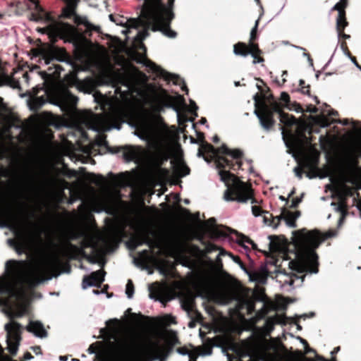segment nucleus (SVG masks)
I'll return each instance as SVG.
<instances>
[{"label": "nucleus", "mask_w": 361, "mask_h": 361, "mask_svg": "<svg viewBox=\"0 0 361 361\" xmlns=\"http://www.w3.org/2000/svg\"><path fill=\"white\" fill-rule=\"evenodd\" d=\"M293 235L300 248L301 259L311 272L317 273L319 263L316 250L326 239L334 236L335 232L322 233L317 229L308 231L304 228L294 231Z\"/></svg>", "instance_id": "obj_4"}, {"label": "nucleus", "mask_w": 361, "mask_h": 361, "mask_svg": "<svg viewBox=\"0 0 361 361\" xmlns=\"http://www.w3.org/2000/svg\"><path fill=\"white\" fill-rule=\"evenodd\" d=\"M45 103L46 99L43 96L35 97L29 102V106L32 111L37 112Z\"/></svg>", "instance_id": "obj_26"}, {"label": "nucleus", "mask_w": 361, "mask_h": 361, "mask_svg": "<svg viewBox=\"0 0 361 361\" xmlns=\"http://www.w3.org/2000/svg\"><path fill=\"white\" fill-rule=\"evenodd\" d=\"M226 254L228 255H229V256L233 259V260L235 263H237L238 264H239V265H240V267L243 269H244V270H245V269H246V268H245V264H244V263L242 262V260H241V259H240V257L239 256H238V255H233L232 253H230V252H229V253H228V252H226V251H224V250H221V251L220 252V255H226Z\"/></svg>", "instance_id": "obj_38"}, {"label": "nucleus", "mask_w": 361, "mask_h": 361, "mask_svg": "<svg viewBox=\"0 0 361 361\" xmlns=\"http://www.w3.org/2000/svg\"><path fill=\"white\" fill-rule=\"evenodd\" d=\"M64 174L69 178L75 177L77 176L76 171L71 169H68Z\"/></svg>", "instance_id": "obj_61"}, {"label": "nucleus", "mask_w": 361, "mask_h": 361, "mask_svg": "<svg viewBox=\"0 0 361 361\" xmlns=\"http://www.w3.org/2000/svg\"><path fill=\"white\" fill-rule=\"evenodd\" d=\"M106 271L100 269L92 272L89 276H85L82 279V286L84 288L87 286H97L100 287L101 284L104 281V276Z\"/></svg>", "instance_id": "obj_11"}, {"label": "nucleus", "mask_w": 361, "mask_h": 361, "mask_svg": "<svg viewBox=\"0 0 361 361\" xmlns=\"http://www.w3.org/2000/svg\"><path fill=\"white\" fill-rule=\"evenodd\" d=\"M177 351L180 354L183 355H188L189 353L190 352V350L186 346H183V347L178 348L177 349Z\"/></svg>", "instance_id": "obj_57"}, {"label": "nucleus", "mask_w": 361, "mask_h": 361, "mask_svg": "<svg viewBox=\"0 0 361 361\" xmlns=\"http://www.w3.org/2000/svg\"><path fill=\"white\" fill-rule=\"evenodd\" d=\"M318 108L316 106H310L307 107V111L312 114H317L318 112Z\"/></svg>", "instance_id": "obj_64"}, {"label": "nucleus", "mask_w": 361, "mask_h": 361, "mask_svg": "<svg viewBox=\"0 0 361 361\" xmlns=\"http://www.w3.org/2000/svg\"><path fill=\"white\" fill-rule=\"evenodd\" d=\"M13 72L12 75H8V76H13V78H15L16 80V78L14 77V74L20 72L22 74V77H23V80H25V82L26 83L29 82L30 76H29V74L27 72H24L22 69L16 70V68H13ZM17 80L19 81L18 79H17ZM18 82L20 83V82ZM18 88H20V85L18 86Z\"/></svg>", "instance_id": "obj_41"}, {"label": "nucleus", "mask_w": 361, "mask_h": 361, "mask_svg": "<svg viewBox=\"0 0 361 361\" xmlns=\"http://www.w3.org/2000/svg\"><path fill=\"white\" fill-rule=\"evenodd\" d=\"M200 355V352H198L197 348H195L194 350L192 351H190L188 355L189 357V361H197V358Z\"/></svg>", "instance_id": "obj_51"}, {"label": "nucleus", "mask_w": 361, "mask_h": 361, "mask_svg": "<svg viewBox=\"0 0 361 361\" xmlns=\"http://www.w3.org/2000/svg\"><path fill=\"white\" fill-rule=\"evenodd\" d=\"M159 350V345L157 343H150L146 348L147 354L149 355L157 353Z\"/></svg>", "instance_id": "obj_42"}, {"label": "nucleus", "mask_w": 361, "mask_h": 361, "mask_svg": "<svg viewBox=\"0 0 361 361\" xmlns=\"http://www.w3.org/2000/svg\"><path fill=\"white\" fill-rule=\"evenodd\" d=\"M66 56L67 54L64 49L54 48L50 53V56H45V62L47 64H50L56 60L64 61Z\"/></svg>", "instance_id": "obj_19"}, {"label": "nucleus", "mask_w": 361, "mask_h": 361, "mask_svg": "<svg viewBox=\"0 0 361 361\" xmlns=\"http://www.w3.org/2000/svg\"><path fill=\"white\" fill-rule=\"evenodd\" d=\"M11 1V6L18 7L20 4H23L26 6L27 9L32 10L30 13L29 19L32 21L39 22L44 21L49 23V24L43 28L39 29L42 33L47 34L50 38L64 39L70 37L73 35L74 27L71 24L63 22H58L55 18L47 12L39 4L40 1Z\"/></svg>", "instance_id": "obj_5"}, {"label": "nucleus", "mask_w": 361, "mask_h": 361, "mask_svg": "<svg viewBox=\"0 0 361 361\" xmlns=\"http://www.w3.org/2000/svg\"><path fill=\"white\" fill-rule=\"evenodd\" d=\"M106 324L108 326V329L102 328L100 329V334L107 336L117 332L120 322L117 319H111L106 322Z\"/></svg>", "instance_id": "obj_21"}, {"label": "nucleus", "mask_w": 361, "mask_h": 361, "mask_svg": "<svg viewBox=\"0 0 361 361\" xmlns=\"http://www.w3.org/2000/svg\"><path fill=\"white\" fill-rule=\"evenodd\" d=\"M280 99L284 102V106L286 108V105L291 104L289 94L286 92H282L281 94Z\"/></svg>", "instance_id": "obj_48"}, {"label": "nucleus", "mask_w": 361, "mask_h": 361, "mask_svg": "<svg viewBox=\"0 0 361 361\" xmlns=\"http://www.w3.org/2000/svg\"><path fill=\"white\" fill-rule=\"evenodd\" d=\"M251 52L250 44H245V42H238L233 45V53L237 56L246 57Z\"/></svg>", "instance_id": "obj_22"}, {"label": "nucleus", "mask_w": 361, "mask_h": 361, "mask_svg": "<svg viewBox=\"0 0 361 361\" xmlns=\"http://www.w3.org/2000/svg\"><path fill=\"white\" fill-rule=\"evenodd\" d=\"M305 354L301 350H296L293 355V357L290 361H301V360H305Z\"/></svg>", "instance_id": "obj_47"}, {"label": "nucleus", "mask_w": 361, "mask_h": 361, "mask_svg": "<svg viewBox=\"0 0 361 361\" xmlns=\"http://www.w3.org/2000/svg\"><path fill=\"white\" fill-rule=\"evenodd\" d=\"M90 180L94 183L96 185L99 187H105L107 185V180L102 175H96L94 173H90L89 175Z\"/></svg>", "instance_id": "obj_29"}, {"label": "nucleus", "mask_w": 361, "mask_h": 361, "mask_svg": "<svg viewBox=\"0 0 361 361\" xmlns=\"http://www.w3.org/2000/svg\"><path fill=\"white\" fill-rule=\"evenodd\" d=\"M226 228L229 230V231H231L232 233H234L236 234V235L238 237L237 243L240 245L244 246V243H247L248 244L252 243V240H251L249 237L245 235L244 234L240 233L237 231L231 230V229H230L229 228H227V227Z\"/></svg>", "instance_id": "obj_33"}, {"label": "nucleus", "mask_w": 361, "mask_h": 361, "mask_svg": "<svg viewBox=\"0 0 361 361\" xmlns=\"http://www.w3.org/2000/svg\"><path fill=\"white\" fill-rule=\"evenodd\" d=\"M263 54L262 51L259 49V44H252L251 47L250 55L253 57L252 63L254 64L263 63L264 59L262 56Z\"/></svg>", "instance_id": "obj_25"}, {"label": "nucleus", "mask_w": 361, "mask_h": 361, "mask_svg": "<svg viewBox=\"0 0 361 361\" xmlns=\"http://www.w3.org/2000/svg\"><path fill=\"white\" fill-rule=\"evenodd\" d=\"M135 288L133 283L131 279H129L127 282L126 287V294L128 298H132L134 294Z\"/></svg>", "instance_id": "obj_40"}, {"label": "nucleus", "mask_w": 361, "mask_h": 361, "mask_svg": "<svg viewBox=\"0 0 361 361\" xmlns=\"http://www.w3.org/2000/svg\"><path fill=\"white\" fill-rule=\"evenodd\" d=\"M26 329L27 331L32 332L35 336L40 338H43L47 334L42 324L39 322H31L26 327Z\"/></svg>", "instance_id": "obj_20"}, {"label": "nucleus", "mask_w": 361, "mask_h": 361, "mask_svg": "<svg viewBox=\"0 0 361 361\" xmlns=\"http://www.w3.org/2000/svg\"><path fill=\"white\" fill-rule=\"evenodd\" d=\"M153 234L152 232L146 231L143 232L140 235L131 238L128 243V246L130 250H135L138 246L145 243L149 246H152L154 243L152 240L150 235Z\"/></svg>", "instance_id": "obj_12"}, {"label": "nucleus", "mask_w": 361, "mask_h": 361, "mask_svg": "<svg viewBox=\"0 0 361 361\" xmlns=\"http://www.w3.org/2000/svg\"><path fill=\"white\" fill-rule=\"evenodd\" d=\"M259 19H257L255 21V26L252 27L251 32H250V37L249 40V44H250V47H252V44H258L256 42V40L257 39L258 35H257V29L259 25Z\"/></svg>", "instance_id": "obj_36"}, {"label": "nucleus", "mask_w": 361, "mask_h": 361, "mask_svg": "<svg viewBox=\"0 0 361 361\" xmlns=\"http://www.w3.org/2000/svg\"><path fill=\"white\" fill-rule=\"evenodd\" d=\"M133 59L137 63H145L147 67H149L151 70V63H153L152 61L148 60L147 59L145 54H142L138 51H135Z\"/></svg>", "instance_id": "obj_31"}, {"label": "nucleus", "mask_w": 361, "mask_h": 361, "mask_svg": "<svg viewBox=\"0 0 361 361\" xmlns=\"http://www.w3.org/2000/svg\"><path fill=\"white\" fill-rule=\"evenodd\" d=\"M299 85L300 87V91L302 94L310 96V85H305V82L303 80H300Z\"/></svg>", "instance_id": "obj_43"}, {"label": "nucleus", "mask_w": 361, "mask_h": 361, "mask_svg": "<svg viewBox=\"0 0 361 361\" xmlns=\"http://www.w3.org/2000/svg\"><path fill=\"white\" fill-rule=\"evenodd\" d=\"M286 108L289 110L295 111L298 113L303 112V109L301 105L296 102H291V104L286 105Z\"/></svg>", "instance_id": "obj_45"}, {"label": "nucleus", "mask_w": 361, "mask_h": 361, "mask_svg": "<svg viewBox=\"0 0 361 361\" xmlns=\"http://www.w3.org/2000/svg\"><path fill=\"white\" fill-rule=\"evenodd\" d=\"M310 353H313L315 355L314 358L311 357H305L306 361H337L336 357H331V360H327L322 355H319L317 353L316 350L310 347L307 342H305V353L308 354Z\"/></svg>", "instance_id": "obj_24"}, {"label": "nucleus", "mask_w": 361, "mask_h": 361, "mask_svg": "<svg viewBox=\"0 0 361 361\" xmlns=\"http://www.w3.org/2000/svg\"><path fill=\"white\" fill-rule=\"evenodd\" d=\"M332 123H337L343 124V126H348L349 124L348 119L345 118L343 120H333Z\"/></svg>", "instance_id": "obj_63"}, {"label": "nucleus", "mask_w": 361, "mask_h": 361, "mask_svg": "<svg viewBox=\"0 0 361 361\" xmlns=\"http://www.w3.org/2000/svg\"><path fill=\"white\" fill-rule=\"evenodd\" d=\"M291 317H288L285 314H275L273 317L269 319L268 322H271L273 324L286 325L290 324Z\"/></svg>", "instance_id": "obj_30"}, {"label": "nucleus", "mask_w": 361, "mask_h": 361, "mask_svg": "<svg viewBox=\"0 0 361 361\" xmlns=\"http://www.w3.org/2000/svg\"><path fill=\"white\" fill-rule=\"evenodd\" d=\"M348 1H338L334 6V10L338 11V16L336 18V30L339 37L344 39H348L350 36L344 32L345 28L348 25V22L346 20L345 8L348 6Z\"/></svg>", "instance_id": "obj_9"}, {"label": "nucleus", "mask_w": 361, "mask_h": 361, "mask_svg": "<svg viewBox=\"0 0 361 361\" xmlns=\"http://www.w3.org/2000/svg\"><path fill=\"white\" fill-rule=\"evenodd\" d=\"M147 20L142 17V10L140 11V18H130L127 20L126 27L128 28H137L142 25L145 30L139 33L141 38L145 39L149 35L148 29L151 30V26L149 27L146 25Z\"/></svg>", "instance_id": "obj_13"}, {"label": "nucleus", "mask_w": 361, "mask_h": 361, "mask_svg": "<svg viewBox=\"0 0 361 361\" xmlns=\"http://www.w3.org/2000/svg\"><path fill=\"white\" fill-rule=\"evenodd\" d=\"M319 144L322 149L326 150L330 144V140L327 136L321 135L319 137Z\"/></svg>", "instance_id": "obj_44"}, {"label": "nucleus", "mask_w": 361, "mask_h": 361, "mask_svg": "<svg viewBox=\"0 0 361 361\" xmlns=\"http://www.w3.org/2000/svg\"><path fill=\"white\" fill-rule=\"evenodd\" d=\"M150 67L152 68V72L158 77L162 78L168 82L172 81L174 85H180L181 90L185 92L186 94L188 93L189 90L186 86L185 81L179 75L167 72L154 63H151Z\"/></svg>", "instance_id": "obj_10"}, {"label": "nucleus", "mask_w": 361, "mask_h": 361, "mask_svg": "<svg viewBox=\"0 0 361 361\" xmlns=\"http://www.w3.org/2000/svg\"><path fill=\"white\" fill-rule=\"evenodd\" d=\"M214 344L212 343V341L210 340L209 343H207L202 346H200L196 348L198 352H200L202 355H209L212 353V347Z\"/></svg>", "instance_id": "obj_34"}, {"label": "nucleus", "mask_w": 361, "mask_h": 361, "mask_svg": "<svg viewBox=\"0 0 361 361\" xmlns=\"http://www.w3.org/2000/svg\"><path fill=\"white\" fill-rule=\"evenodd\" d=\"M140 130H142L145 133H149L150 128L147 123H143L140 126Z\"/></svg>", "instance_id": "obj_58"}, {"label": "nucleus", "mask_w": 361, "mask_h": 361, "mask_svg": "<svg viewBox=\"0 0 361 361\" xmlns=\"http://www.w3.org/2000/svg\"><path fill=\"white\" fill-rule=\"evenodd\" d=\"M299 138L300 140V142L306 145H310L312 147V149H315V144H312L314 140H315V137L313 136L307 137L305 132H299L298 133Z\"/></svg>", "instance_id": "obj_32"}, {"label": "nucleus", "mask_w": 361, "mask_h": 361, "mask_svg": "<svg viewBox=\"0 0 361 361\" xmlns=\"http://www.w3.org/2000/svg\"><path fill=\"white\" fill-rule=\"evenodd\" d=\"M67 5L62 10V16L66 18H71L75 16V21L77 23L82 24L83 22L79 20L80 18L75 14V8L78 1H66Z\"/></svg>", "instance_id": "obj_17"}, {"label": "nucleus", "mask_w": 361, "mask_h": 361, "mask_svg": "<svg viewBox=\"0 0 361 361\" xmlns=\"http://www.w3.org/2000/svg\"><path fill=\"white\" fill-rule=\"evenodd\" d=\"M274 113L279 114L281 123L287 127H291L297 122L296 118L294 116L289 115L282 110V105L279 102L274 101L271 104H268L264 97L259 101H256L255 114L259 118V123L264 129L270 130L275 125Z\"/></svg>", "instance_id": "obj_6"}, {"label": "nucleus", "mask_w": 361, "mask_h": 361, "mask_svg": "<svg viewBox=\"0 0 361 361\" xmlns=\"http://www.w3.org/2000/svg\"><path fill=\"white\" fill-rule=\"evenodd\" d=\"M21 329V325L14 321L5 325V330L7 332L8 349L13 355L16 354L20 345Z\"/></svg>", "instance_id": "obj_8"}, {"label": "nucleus", "mask_w": 361, "mask_h": 361, "mask_svg": "<svg viewBox=\"0 0 361 361\" xmlns=\"http://www.w3.org/2000/svg\"><path fill=\"white\" fill-rule=\"evenodd\" d=\"M197 139L200 141V144H202L204 141H206L205 138H204V133L198 132L197 133Z\"/></svg>", "instance_id": "obj_62"}, {"label": "nucleus", "mask_w": 361, "mask_h": 361, "mask_svg": "<svg viewBox=\"0 0 361 361\" xmlns=\"http://www.w3.org/2000/svg\"><path fill=\"white\" fill-rule=\"evenodd\" d=\"M6 289V281L4 277H0V293L5 292Z\"/></svg>", "instance_id": "obj_55"}, {"label": "nucleus", "mask_w": 361, "mask_h": 361, "mask_svg": "<svg viewBox=\"0 0 361 361\" xmlns=\"http://www.w3.org/2000/svg\"><path fill=\"white\" fill-rule=\"evenodd\" d=\"M290 324H294L296 325L297 326V329L298 330H302V326L300 325L299 324V318L298 317H296V318H291L290 319Z\"/></svg>", "instance_id": "obj_59"}, {"label": "nucleus", "mask_w": 361, "mask_h": 361, "mask_svg": "<svg viewBox=\"0 0 361 361\" xmlns=\"http://www.w3.org/2000/svg\"><path fill=\"white\" fill-rule=\"evenodd\" d=\"M265 97V100L268 104H271L274 100L273 94H270L269 97H266L265 95H262L261 97L258 96V94H256L254 97L255 99V105L256 106V101H259L262 98Z\"/></svg>", "instance_id": "obj_46"}, {"label": "nucleus", "mask_w": 361, "mask_h": 361, "mask_svg": "<svg viewBox=\"0 0 361 361\" xmlns=\"http://www.w3.org/2000/svg\"><path fill=\"white\" fill-rule=\"evenodd\" d=\"M318 123L322 127H328L331 124V123L329 121V118L324 115H322L318 118Z\"/></svg>", "instance_id": "obj_49"}, {"label": "nucleus", "mask_w": 361, "mask_h": 361, "mask_svg": "<svg viewBox=\"0 0 361 361\" xmlns=\"http://www.w3.org/2000/svg\"><path fill=\"white\" fill-rule=\"evenodd\" d=\"M206 250H207V252H212L213 251H216L219 250V247L218 246H216V245L213 244V243H209L207 247H206Z\"/></svg>", "instance_id": "obj_56"}, {"label": "nucleus", "mask_w": 361, "mask_h": 361, "mask_svg": "<svg viewBox=\"0 0 361 361\" xmlns=\"http://www.w3.org/2000/svg\"><path fill=\"white\" fill-rule=\"evenodd\" d=\"M216 219L214 217L209 218L206 223L212 226V233L216 237H226L228 234L223 230L216 226Z\"/></svg>", "instance_id": "obj_27"}, {"label": "nucleus", "mask_w": 361, "mask_h": 361, "mask_svg": "<svg viewBox=\"0 0 361 361\" xmlns=\"http://www.w3.org/2000/svg\"><path fill=\"white\" fill-rule=\"evenodd\" d=\"M139 257L143 261L145 262L149 257V251L147 250H144L139 252Z\"/></svg>", "instance_id": "obj_54"}, {"label": "nucleus", "mask_w": 361, "mask_h": 361, "mask_svg": "<svg viewBox=\"0 0 361 361\" xmlns=\"http://www.w3.org/2000/svg\"><path fill=\"white\" fill-rule=\"evenodd\" d=\"M16 235L17 238L16 243V250L18 254H22L26 252L27 250L28 245L26 239L25 234L22 231H18L16 233Z\"/></svg>", "instance_id": "obj_18"}, {"label": "nucleus", "mask_w": 361, "mask_h": 361, "mask_svg": "<svg viewBox=\"0 0 361 361\" xmlns=\"http://www.w3.org/2000/svg\"><path fill=\"white\" fill-rule=\"evenodd\" d=\"M79 255H82L88 259L92 263L96 261L91 257L87 256L85 252L78 246L68 243L63 249L62 256L68 261L76 259ZM66 267V272H70L71 266L68 262L63 263L61 259L55 256L50 264L44 262L30 263L26 260H8L6 267L12 266V268L17 272L21 274V283L28 290H33L40 283L46 280H49L54 276L51 274L53 270L62 266Z\"/></svg>", "instance_id": "obj_2"}, {"label": "nucleus", "mask_w": 361, "mask_h": 361, "mask_svg": "<svg viewBox=\"0 0 361 361\" xmlns=\"http://www.w3.org/2000/svg\"><path fill=\"white\" fill-rule=\"evenodd\" d=\"M262 216L263 217V221L265 224L273 226L274 228V225L276 223V216L274 217L273 214L267 211H265Z\"/></svg>", "instance_id": "obj_35"}, {"label": "nucleus", "mask_w": 361, "mask_h": 361, "mask_svg": "<svg viewBox=\"0 0 361 361\" xmlns=\"http://www.w3.org/2000/svg\"><path fill=\"white\" fill-rule=\"evenodd\" d=\"M293 212L288 210L286 208L281 209V213L280 215L276 216V223L274 225V228H277L281 223V221L283 219L286 225L290 228H295L297 226L296 219L294 218Z\"/></svg>", "instance_id": "obj_14"}, {"label": "nucleus", "mask_w": 361, "mask_h": 361, "mask_svg": "<svg viewBox=\"0 0 361 361\" xmlns=\"http://www.w3.org/2000/svg\"><path fill=\"white\" fill-rule=\"evenodd\" d=\"M214 152V159L216 168L219 169V174L227 187L224 195L225 200L245 203L251 200L252 204L257 202L251 185L240 180L229 171L224 170L226 167L233 171L239 170L243 164V152L239 149H231L223 144L221 147L215 148Z\"/></svg>", "instance_id": "obj_1"}, {"label": "nucleus", "mask_w": 361, "mask_h": 361, "mask_svg": "<svg viewBox=\"0 0 361 361\" xmlns=\"http://www.w3.org/2000/svg\"><path fill=\"white\" fill-rule=\"evenodd\" d=\"M123 151V159L126 161H131L134 160L137 155V151L134 147L124 146V147H116L115 150H111L110 152L112 154H116Z\"/></svg>", "instance_id": "obj_16"}, {"label": "nucleus", "mask_w": 361, "mask_h": 361, "mask_svg": "<svg viewBox=\"0 0 361 361\" xmlns=\"http://www.w3.org/2000/svg\"><path fill=\"white\" fill-rule=\"evenodd\" d=\"M157 97L161 101L164 106L173 108L178 112V121L179 126L185 128V123L187 122L193 121V118H189L186 114H180L179 112L180 106L185 105V100L183 95L177 94L175 97L171 96L169 94L166 90L160 87Z\"/></svg>", "instance_id": "obj_7"}, {"label": "nucleus", "mask_w": 361, "mask_h": 361, "mask_svg": "<svg viewBox=\"0 0 361 361\" xmlns=\"http://www.w3.org/2000/svg\"><path fill=\"white\" fill-rule=\"evenodd\" d=\"M215 147L207 141H204L202 144H200L198 149V156L203 157L204 160L209 162L214 160L215 157Z\"/></svg>", "instance_id": "obj_15"}, {"label": "nucleus", "mask_w": 361, "mask_h": 361, "mask_svg": "<svg viewBox=\"0 0 361 361\" xmlns=\"http://www.w3.org/2000/svg\"><path fill=\"white\" fill-rule=\"evenodd\" d=\"M265 210H263L259 206H252V214L255 216H262L263 214V213H264Z\"/></svg>", "instance_id": "obj_50"}, {"label": "nucleus", "mask_w": 361, "mask_h": 361, "mask_svg": "<svg viewBox=\"0 0 361 361\" xmlns=\"http://www.w3.org/2000/svg\"><path fill=\"white\" fill-rule=\"evenodd\" d=\"M294 171L295 173V175L299 178H302V174L304 173L303 169L300 167H295L294 169Z\"/></svg>", "instance_id": "obj_60"}, {"label": "nucleus", "mask_w": 361, "mask_h": 361, "mask_svg": "<svg viewBox=\"0 0 361 361\" xmlns=\"http://www.w3.org/2000/svg\"><path fill=\"white\" fill-rule=\"evenodd\" d=\"M5 85L11 87H18L19 82L13 76H8L5 72L0 71V85Z\"/></svg>", "instance_id": "obj_23"}, {"label": "nucleus", "mask_w": 361, "mask_h": 361, "mask_svg": "<svg viewBox=\"0 0 361 361\" xmlns=\"http://www.w3.org/2000/svg\"><path fill=\"white\" fill-rule=\"evenodd\" d=\"M174 1H144L142 6V17L147 20L146 25L151 26L153 32L159 31L169 38H175L176 32L171 30V23L175 17L173 12Z\"/></svg>", "instance_id": "obj_3"}, {"label": "nucleus", "mask_w": 361, "mask_h": 361, "mask_svg": "<svg viewBox=\"0 0 361 361\" xmlns=\"http://www.w3.org/2000/svg\"><path fill=\"white\" fill-rule=\"evenodd\" d=\"M169 159V155L166 152H162L159 155V166L161 167V165L164 164V161H168Z\"/></svg>", "instance_id": "obj_53"}, {"label": "nucleus", "mask_w": 361, "mask_h": 361, "mask_svg": "<svg viewBox=\"0 0 361 361\" xmlns=\"http://www.w3.org/2000/svg\"><path fill=\"white\" fill-rule=\"evenodd\" d=\"M303 197V195H302L300 197H296L295 198H293L291 205L290 206V208H297L299 205V204L302 202Z\"/></svg>", "instance_id": "obj_52"}, {"label": "nucleus", "mask_w": 361, "mask_h": 361, "mask_svg": "<svg viewBox=\"0 0 361 361\" xmlns=\"http://www.w3.org/2000/svg\"><path fill=\"white\" fill-rule=\"evenodd\" d=\"M63 68L59 64L52 63V66H49L47 71L49 72V73L47 72H42V77L44 78H49L51 75H53L54 77H57L60 75L61 71H63Z\"/></svg>", "instance_id": "obj_28"}, {"label": "nucleus", "mask_w": 361, "mask_h": 361, "mask_svg": "<svg viewBox=\"0 0 361 361\" xmlns=\"http://www.w3.org/2000/svg\"><path fill=\"white\" fill-rule=\"evenodd\" d=\"M176 169L178 170L180 176H187L190 173V171L189 167L183 162L180 163Z\"/></svg>", "instance_id": "obj_39"}, {"label": "nucleus", "mask_w": 361, "mask_h": 361, "mask_svg": "<svg viewBox=\"0 0 361 361\" xmlns=\"http://www.w3.org/2000/svg\"><path fill=\"white\" fill-rule=\"evenodd\" d=\"M105 135H102L99 137V138L97 140V144L99 147H104L107 149V150L110 152L111 150H115L116 147H111L109 145L108 141L106 140Z\"/></svg>", "instance_id": "obj_37"}]
</instances>
